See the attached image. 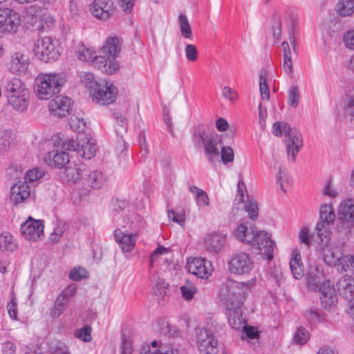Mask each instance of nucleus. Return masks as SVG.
I'll return each instance as SVG.
<instances>
[{
    "mask_svg": "<svg viewBox=\"0 0 354 354\" xmlns=\"http://www.w3.org/2000/svg\"><path fill=\"white\" fill-rule=\"evenodd\" d=\"M71 98L59 95L51 100L48 104L50 113L57 117H65L68 113L72 106Z\"/></svg>",
    "mask_w": 354,
    "mask_h": 354,
    "instance_id": "nucleus-18",
    "label": "nucleus"
},
{
    "mask_svg": "<svg viewBox=\"0 0 354 354\" xmlns=\"http://www.w3.org/2000/svg\"><path fill=\"white\" fill-rule=\"evenodd\" d=\"M29 65L28 55L24 51H16L10 56L8 68L11 73L20 75L27 72Z\"/></svg>",
    "mask_w": 354,
    "mask_h": 354,
    "instance_id": "nucleus-15",
    "label": "nucleus"
},
{
    "mask_svg": "<svg viewBox=\"0 0 354 354\" xmlns=\"http://www.w3.org/2000/svg\"><path fill=\"white\" fill-rule=\"evenodd\" d=\"M227 266L229 272L234 275H248L254 268V262L249 254L239 252L231 257Z\"/></svg>",
    "mask_w": 354,
    "mask_h": 354,
    "instance_id": "nucleus-8",
    "label": "nucleus"
},
{
    "mask_svg": "<svg viewBox=\"0 0 354 354\" xmlns=\"http://www.w3.org/2000/svg\"><path fill=\"white\" fill-rule=\"evenodd\" d=\"M6 89L9 104L17 111H25L29 104L30 93L24 82L13 77L6 83Z\"/></svg>",
    "mask_w": 354,
    "mask_h": 354,
    "instance_id": "nucleus-4",
    "label": "nucleus"
},
{
    "mask_svg": "<svg viewBox=\"0 0 354 354\" xmlns=\"http://www.w3.org/2000/svg\"><path fill=\"white\" fill-rule=\"evenodd\" d=\"M160 330L161 333L169 336L174 335L176 332V328L166 321L160 323Z\"/></svg>",
    "mask_w": 354,
    "mask_h": 354,
    "instance_id": "nucleus-61",
    "label": "nucleus"
},
{
    "mask_svg": "<svg viewBox=\"0 0 354 354\" xmlns=\"http://www.w3.org/2000/svg\"><path fill=\"white\" fill-rule=\"evenodd\" d=\"M335 218L334 210L330 205H324L320 208V221L317 225V234L322 231L326 230L330 233L329 226L333 224Z\"/></svg>",
    "mask_w": 354,
    "mask_h": 354,
    "instance_id": "nucleus-27",
    "label": "nucleus"
},
{
    "mask_svg": "<svg viewBox=\"0 0 354 354\" xmlns=\"http://www.w3.org/2000/svg\"><path fill=\"white\" fill-rule=\"evenodd\" d=\"M211 136L202 131L195 132L192 135V141L196 147H204Z\"/></svg>",
    "mask_w": 354,
    "mask_h": 354,
    "instance_id": "nucleus-48",
    "label": "nucleus"
},
{
    "mask_svg": "<svg viewBox=\"0 0 354 354\" xmlns=\"http://www.w3.org/2000/svg\"><path fill=\"white\" fill-rule=\"evenodd\" d=\"M340 296L347 301L354 299V277L349 275L342 277L337 283Z\"/></svg>",
    "mask_w": 354,
    "mask_h": 354,
    "instance_id": "nucleus-28",
    "label": "nucleus"
},
{
    "mask_svg": "<svg viewBox=\"0 0 354 354\" xmlns=\"http://www.w3.org/2000/svg\"><path fill=\"white\" fill-rule=\"evenodd\" d=\"M249 244L254 253L265 256L268 260L272 259L274 243L268 232H256L255 237Z\"/></svg>",
    "mask_w": 354,
    "mask_h": 354,
    "instance_id": "nucleus-11",
    "label": "nucleus"
},
{
    "mask_svg": "<svg viewBox=\"0 0 354 354\" xmlns=\"http://www.w3.org/2000/svg\"><path fill=\"white\" fill-rule=\"evenodd\" d=\"M77 288V285L74 283L68 286L62 291L57 299L66 305L71 299L76 294Z\"/></svg>",
    "mask_w": 354,
    "mask_h": 354,
    "instance_id": "nucleus-41",
    "label": "nucleus"
},
{
    "mask_svg": "<svg viewBox=\"0 0 354 354\" xmlns=\"http://www.w3.org/2000/svg\"><path fill=\"white\" fill-rule=\"evenodd\" d=\"M43 175V171L37 168L30 169L25 175V182H34L39 179Z\"/></svg>",
    "mask_w": 354,
    "mask_h": 354,
    "instance_id": "nucleus-60",
    "label": "nucleus"
},
{
    "mask_svg": "<svg viewBox=\"0 0 354 354\" xmlns=\"http://www.w3.org/2000/svg\"><path fill=\"white\" fill-rule=\"evenodd\" d=\"M63 148L76 151L77 155L85 159L92 158L96 152L94 141L86 134H80L77 140H67L63 142Z\"/></svg>",
    "mask_w": 354,
    "mask_h": 354,
    "instance_id": "nucleus-7",
    "label": "nucleus"
},
{
    "mask_svg": "<svg viewBox=\"0 0 354 354\" xmlns=\"http://www.w3.org/2000/svg\"><path fill=\"white\" fill-rule=\"evenodd\" d=\"M220 155L224 164L231 162L234 160V152L231 147L222 145Z\"/></svg>",
    "mask_w": 354,
    "mask_h": 354,
    "instance_id": "nucleus-54",
    "label": "nucleus"
},
{
    "mask_svg": "<svg viewBox=\"0 0 354 354\" xmlns=\"http://www.w3.org/2000/svg\"><path fill=\"white\" fill-rule=\"evenodd\" d=\"M45 161L51 167L62 168L69 162L70 159L68 153L53 150L47 153Z\"/></svg>",
    "mask_w": 354,
    "mask_h": 354,
    "instance_id": "nucleus-31",
    "label": "nucleus"
},
{
    "mask_svg": "<svg viewBox=\"0 0 354 354\" xmlns=\"http://www.w3.org/2000/svg\"><path fill=\"white\" fill-rule=\"evenodd\" d=\"M339 266H341L342 270L344 272L349 271L354 274V256H344Z\"/></svg>",
    "mask_w": 354,
    "mask_h": 354,
    "instance_id": "nucleus-50",
    "label": "nucleus"
},
{
    "mask_svg": "<svg viewBox=\"0 0 354 354\" xmlns=\"http://www.w3.org/2000/svg\"><path fill=\"white\" fill-rule=\"evenodd\" d=\"M88 277V272L82 267L74 268L69 274V278L73 281H80Z\"/></svg>",
    "mask_w": 354,
    "mask_h": 354,
    "instance_id": "nucleus-52",
    "label": "nucleus"
},
{
    "mask_svg": "<svg viewBox=\"0 0 354 354\" xmlns=\"http://www.w3.org/2000/svg\"><path fill=\"white\" fill-rule=\"evenodd\" d=\"M182 297L184 299L189 301L193 299L196 293L197 288L192 283L187 281L183 286L180 288Z\"/></svg>",
    "mask_w": 354,
    "mask_h": 354,
    "instance_id": "nucleus-44",
    "label": "nucleus"
},
{
    "mask_svg": "<svg viewBox=\"0 0 354 354\" xmlns=\"http://www.w3.org/2000/svg\"><path fill=\"white\" fill-rule=\"evenodd\" d=\"M268 72L266 69H262L259 74V91L261 97L263 100H268L270 99V91L267 84Z\"/></svg>",
    "mask_w": 354,
    "mask_h": 354,
    "instance_id": "nucleus-39",
    "label": "nucleus"
},
{
    "mask_svg": "<svg viewBox=\"0 0 354 354\" xmlns=\"http://www.w3.org/2000/svg\"><path fill=\"white\" fill-rule=\"evenodd\" d=\"M65 224L59 223L50 234V240L53 242H58L65 231Z\"/></svg>",
    "mask_w": 354,
    "mask_h": 354,
    "instance_id": "nucleus-57",
    "label": "nucleus"
},
{
    "mask_svg": "<svg viewBox=\"0 0 354 354\" xmlns=\"http://www.w3.org/2000/svg\"><path fill=\"white\" fill-rule=\"evenodd\" d=\"M44 223L41 220L29 217L21 225V234L27 240L37 241L44 236Z\"/></svg>",
    "mask_w": 354,
    "mask_h": 354,
    "instance_id": "nucleus-14",
    "label": "nucleus"
},
{
    "mask_svg": "<svg viewBox=\"0 0 354 354\" xmlns=\"http://www.w3.org/2000/svg\"><path fill=\"white\" fill-rule=\"evenodd\" d=\"M337 13L342 17H350L354 13V0H339L336 6Z\"/></svg>",
    "mask_w": 354,
    "mask_h": 354,
    "instance_id": "nucleus-37",
    "label": "nucleus"
},
{
    "mask_svg": "<svg viewBox=\"0 0 354 354\" xmlns=\"http://www.w3.org/2000/svg\"><path fill=\"white\" fill-rule=\"evenodd\" d=\"M21 17L18 12L10 8L0 9V33L15 34L21 26Z\"/></svg>",
    "mask_w": 354,
    "mask_h": 354,
    "instance_id": "nucleus-12",
    "label": "nucleus"
},
{
    "mask_svg": "<svg viewBox=\"0 0 354 354\" xmlns=\"http://www.w3.org/2000/svg\"><path fill=\"white\" fill-rule=\"evenodd\" d=\"M69 125L71 129L78 132V135L84 134L82 133L86 127V123L83 118H80L76 116H72L69 121Z\"/></svg>",
    "mask_w": 354,
    "mask_h": 354,
    "instance_id": "nucleus-46",
    "label": "nucleus"
},
{
    "mask_svg": "<svg viewBox=\"0 0 354 354\" xmlns=\"http://www.w3.org/2000/svg\"><path fill=\"white\" fill-rule=\"evenodd\" d=\"M308 319L313 323H322L325 321V317L322 312L316 308H310L307 312Z\"/></svg>",
    "mask_w": 354,
    "mask_h": 354,
    "instance_id": "nucleus-53",
    "label": "nucleus"
},
{
    "mask_svg": "<svg viewBox=\"0 0 354 354\" xmlns=\"http://www.w3.org/2000/svg\"><path fill=\"white\" fill-rule=\"evenodd\" d=\"M169 249L163 246H159L155 249L150 256V266L153 267L156 261L159 258L160 256L168 254Z\"/></svg>",
    "mask_w": 354,
    "mask_h": 354,
    "instance_id": "nucleus-56",
    "label": "nucleus"
},
{
    "mask_svg": "<svg viewBox=\"0 0 354 354\" xmlns=\"http://www.w3.org/2000/svg\"><path fill=\"white\" fill-rule=\"evenodd\" d=\"M178 22L183 37L185 38H191L192 33L187 17L183 14H180L178 17Z\"/></svg>",
    "mask_w": 354,
    "mask_h": 354,
    "instance_id": "nucleus-42",
    "label": "nucleus"
},
{
    "mask_svg": "<svg viewBox=\"0 0 354 354\" xmlns=\"http://www.w3.org/2000/svg\"><path fill=\"white\" fill-rule=\"evenodd\" d=\"M245 210L248 212V216L252 220H256L258 217V205L253 199H248L245 202Z\"/></svg>",
    "mask_w": 354,
    "mask_h": 354,
    "instance_id": "nucleus-45",
    "label": "nucleus"
},
{
    "mask_svg": "<svg viewBox=\"0 0 354 354\" xmlns=\"http://www.w3.org/2000/svg\"><path fill=\"white\" fill-rule=\"evenodd\" d=\"M15 138L11 130L0 129V155L10 151L15 145Z\"/></svg>",
    "mask_w": 354,
    "mask_h": 354,
    "instance_id": "nucleus-32",
    "label": "nucleus"
},
{
    "mask_svg": "<svg viewBox=\"0 0 354 354\" xmlns=\"http://www.w3.org/2000/svg\"><path fill=\"white\" fill-rule=\"evenodd\" d=\"M114 237L124 253L131 252L136 246V235L135 234H125L120 229H117L114 232Z\"/></svg>",
    "mask_w": 354,
    "mask_h": 354,
    "instance_id": "nucleus-26",
    "label": "nucleus"
},
{
    "mask_svg": "<svg viewBox=\"0 0 354 354\" xmlns=\"http://www.w3.org/2000/svg\"><path fill=\"white\" fill-rule=\"evenodd\" d=\"M320 291V300L324 308L329 310L337 302V295L333 284L325 280L318 287Z\"/></svg>",
    "mask_w": 354,
    "mask_h": 354,
    "instance_id": "nucleus-20",
    "label": "nucleus"
},
{
    "mask_svg": "<svg viewBox=\"0 0 354 354\" xmlns=\"http://www.w3.org/2000/svg\"><path fill=\"white\" fill-rule=\"evenodd\" d=\"M292 130V129L286 122H276L272 125V133L277 137L281 136L282 134L286 136Z\"/></svg>",
    "mask_w": 354,
    "mask_h": 354,
    "instance_id": "nucleus-43",
    "label": "nucleus"
},
{
    "mask_svg": "<svg viewBox=\"0 0 354 354\" xmlns=\"http://www.w3.org/2000/svg\"><path fill=\"white\" fill-rule=\"evenodd\" d=\"M306 280L307 286L313 290L318 289L319 285L326 280L323 270L316 262L310 263Z\"/></svg>",
    "mask_w": 354,
    "mask_h": 354,
    "instance_id": "nucleus-21",
    "label": "nucleus"
},
{
    "mask_svg": "<svg viewBox=\"0 0 354 354\" xmlns=\"http://www.w3.org/2000/svg\"><path fill=\"white\" fill-rule=\"evenodd\" d=\"M32 187L27 182H18L15 183L10 191V200L15 204L24 202L31 194Z\"/></svg>",
    "mask_w": 354,
    "mask_h": 354,
    "instance_id": "nucleus-24",
    "label": "nucleus"
},
{
    "mask_svg": "<svg viewBox=\"0 0 354 354\" xmlns=\"http://www.w3.org/2000/svg\"><path fill=\"white\" fill-rule=\"evenodd\" d=\"M167 216L172 221L179 224L182 227L184 225L185 221V214L183 210L174 211L173 209H169L167 212Z\"/></svg>",
    "mask_w": 354,
    "mask_h": 354,
    "instance_id": "nucleus-47",
    "label": "nucleus"
},
{
    "mask_svg": "<svg viewBox=\"0 0 354 354\" xmlns=\"http://www.w3.org/2000/svg\"><path fill=\"white\" fill-rule=\"evenodd\" d=\"M351 185L354 189V169L351 176ZM339 218L343 223H350L354 221V198H347L340 203Z\"/></svg>",
    "mask_w": 354,
    "mask_h": 354,
    "instance_id": "nucleus-22",
    "label": "nucleus"
},
{
    "mask_svg": "<svg viewBox=\"0 0 354 354\" xmlns=\"http://www.w3.org/2000/svg\"><path fill=\"white\" fill-rule=\"evenodd\" d=\"M293 339L295 343L303 345L309 339V333L304 328H299L294 335Z\"/></svg>",
    "mask_w": 354,
    "mask_h": 354,
    "instance_id": "nucleus-49",
    "label": "nucleus"
},
{
    "mask_svg": "<svg viewBox=\"0 0 354 354\" xmlns=\"http://www.w3.org/2000/svg\"><path fill=\"white\" fill-rule=\"evenodd\" d=\"M345 46L351 50H354V30L347 31L343 37Z\"/></svg>",
    "mask_w": 354,
    "mask_h": 354,
    "instance_id": "nucleus-63",
    "label": "nucleus"
},
{
    "mask_svg": "<svg viewBox=\"0 0 354 354\" xmlns=\"http://www.w3.org/2000/svg\"><path fill=\"white\" fill-rule=\"evenodd\" d=\"M226 241V234L215 233L209 235L205 240L207 248L214 252H218L223 247Z\"/></svg>",
    "mask_w": 354,
    "mask_h": 354,
    "instance_id": "nucleus-33",
    "label": "nucleus"
},
{
    "mask_svg": "<svg viewBox=\"0 0 354 354\" xmlns=\"http://www.w3.org/2000/svg\"><path fill=\"white\" fill-rule=\"evenodd\" d=\"M256 281V278H252L245 282H237L227 279L220 288L219 295L225 302L226 306L242 305L245 295Z\"/></svg>",
    "mask_w": 354,
    "mask_h": 354,
    "instance_id": "nucleus-2",
    "label": "nucleus"
},
{
    "mask_svg": "<svg viewBox=\"0 0 354 354\" xmlns=\"http://www.w3.org/2000/svg\"><path fill=\"white\" fill-rule=\"evenodd\" d=\"M139 354H180V351L173 344H161L154 340L150 344H143Z\"/></svg>",
    "mask_w": 354,
    "mask_h": 354,
    "instance_id": "nucleus-19",
    "label": "nucleus"
},
{
    "mask_svg": "<svg viewBox=\"0 0 354 354\" xmlns=\"http://www.w3.org/2000/svg\"><path fill=\"white\" fill-rule=\"evenodd\" d=\"M120 348L121 354H133V347L132 342L130 339L123 338Z\"/></svg>",
    "mask_w": 354,
    "mask_h": 354,
    "instance_id": "nucleus-64",
    "label": "nucleus"
},
{
    "mask_svg": "<svg viewBox=\"0 0 354 354\" xmlns=\"http://www.w3.org/2000/svg\"><path fill=\"white\" fill-rule=\"evenodd\" d=\"M185 53L187 59L189 62H195L198 59V50L193 44H187Z\"/></svg>",
    "mask_w": 354,
    "mask_h": 354,
    "instance_id": "nucleus-59",
    "label": "nucleus"
},
{
    "mask_svg": "<svg viewBox=\"0 0 354 354\" xmlns=\"http://www.w3.org/2000/svg\"><path fill=\"white\" fill-rule=\"evenodd\" d=\"M299 239L301 243L309 246L311 243L312 238L309 235V230L306 227H303L299 233Z\"/></svg>",
    "mask_w": 354,
    "mask_h": 354,
    "instance_id": "nucleus-62",
    "label": "nucleus"
},
{
    "mask_svg": "<svg viewBox=\"0 0 354 354\" xmlns=\"http://www.w3.org/2000/svg\"><path fill=\"white\" fill-rule=\"evenodd\" d=\"M289 180L287 171L285 169L279 168L277 175V183L280 185L281 190L286 193V190L284 188V184Z\"/></svg>",
    "mask_w": 354,
    "mask_h": 354,
    "instance_id": "nucleus-58",
    "label": "nucleus"
},
{
    "mask_svg": "<svg viewBox=\"0 0 354 354\" xmlns=\"http://www.w3.org/2000/svg\"><path fill=\"white\" fill-rule=\"evenodd\" d=\"M317 236V250L322 256L323 260L329 266H339L342 257V245H335L330 242V233L326 230L322 232Z\"/></svg>",
    "mask_w": 354,
    "mask_h": 354,
    "instance_id": "nucleus-5",
    "label": "nucleus"
},
{
    "mask_svg": "<svg viewBox=\"0 0 354 354\" xmlns=\"http://www.w3.org/2000/svg\"><path fill=\"white\" fill-rule=\"evenodd\" d=\"M221 147V139L216 135L211 136L203 147L205 155L210 163L214 164L216 160H218Z\"/></svg>",
    "mask_w": 354,
    "mask_h": 354,
    "instance_id": "nucleus-23",
    "label": "nucleus"
},
{
    "mask_svg": "<svg viewBox=\"0 0 354 354\" xmlns=\"http://www.w3.org/2000/svg\"><path fill=\"white\" fill-rule=\"evenodd\" d=\"M75 53L80 61L91 62L106 74H113L120 68L117 61L106 60L102 55H97L96 52L92 48L86 47L83 44L80 43L76 46Z\"/></svg>",
    "mask_w": 354,
    "mask_h": 354,
    "instance_id": "nucleus-3",
    "label": "nucleus"
},
{
    "mask_svg": "<svg viewBox=\"0 0 354 354\" xmlns=\"http://www.w3.org/2000/svg\"><path fill=\"white\" fill-rule=\"evenodd\" d=\"M91 328L89 326H84L75 332V336L84 342H89L91 340Z\"/></svg>",
    "mask_w": 354,
    "mask_h": 354,
    "instance_id": "nucleus-51",
    "label": "nucleus"
},
{
    "mask_svg": "<svg viewBox=\"0 0 354 354\" xmlns=\"http://www.w3.org/2000/svg\"><path fill=\"white\" fill-rule=\"evenodd\" d=\"M92 15L100 20L108 19L114 12L112 0H94L90 5Z\"/></svg>",
    "mask_w": 354,
    "mask_h": 354,
    "instance_id": "nucleus-16",
    "label": "nucleus"
},
{
    "mask_svg": "<svg viewBox=\"0 0 354 354\" xmlns=\"http://www.w3.org/2000/svg\"><path fill=\"white\" fill-rule=\"evenodd\" d=\"M120 50L121 46L119 38L116 37H108L104 44L102 46L99 55H102L106 60L113 59L116 61L115 57L118 56Z\"/></svg>",
    "mask_w": 354,
    "mask_h": 354,
    "instance_id": "nucleus-25",
    "label": "nucleus"
},
{
    "mask_svg": "<svg viewBox=\"0 0 354 354\" xmlns=\"http://www.w3.org/2000/svg\"><path fill=\"white\" fill-rule=\"evenodd\" d=\"M186 267L189 273L201 279H207L213 271L211 262L201 257L189 258Z\"/></svg>",
    "mask_w": 354,
    "mask_h": 354,
    "instance_id": "nucleus-13",
    "label": "nucleus"
},
{
    "mask_svg": "<svg viewBox=\"0 0 354 354\" xmlns=\"http://www.w3.org/2000/svg\"><path fill=\"white\" fill-rule=\"evenodd\" d=\"M299 101V91L297 86H292L288 91V103L296 107Z\"/></svg>",
    "mask_w": 354,
    "mask_h": 354,
    "instance_id": "nucleus-55",
    "label": "nucleus"
},
{
    "mask_svg": "<svg viewBox=\"0 0 354 354\" xmlns=\"http://www.w3.org/2000/svg\"><path fill=\"white\" fill-rule=\"evenodd\" d=\"M286 147L288 160L295 162L297 153L303 147L301 135L296 130L292 129L290 133L286 136Z\"/></svg>",
    "mask_w": 354,
    "mask_h": 354,
    "instance_id": "nucleus-17",
    "label": "nucleus"
},
{
    "mask_svg": "<svg viewBox=\"0 0 354 354\" xmlns=\"http://www.w3.org/2000/svg\"><path fill=\"white\" fill-rule=\"evenodd\" d=\"M32 51L35 56L40 61L53 62L60 55L59 42L49 37L40 38L35 41Z\"/></svg>",
    "mask_w": 354,
    "mask_h": 354,
    "instance_id": "nucleus-6",
    "label": "nucleus"
},
{
    "mask_svg": "<svg viewBox=\"0 0 354 354\" xmlns=\"http://www.w3.org/2000/svg\"><path fill=\"white\" fill-rule=\"evenodd\" d=\"M17 248V244L12 235L9 232L0 234V252H13Z\"/></svg>",
    "mask_w": 354,
    "mask_h": 354,
    "instance_id": "nucleus-35",
    "label": "nucleus"
},
{
    "mask_svg": "<svg viewBox=\"0 0 354 354\" xmlns=\"http://www.w3.org/2000/svg\"><path fill=\"white\" fill-rule=\"evenodd\" d=\"M290 268L291 272L296 279H300L304 276V266L301 259L300 254L294 250L292 252L290 260Z\"/></svg>",
    "mask_w": 354,
    "mask_h": 354,
    "instance_id": "nucleus-34",
    "label": "nucleus"
},
{
    "mask_svg": "<svg viewBox=\"0 0 354 354\" xmlns=\"http://www.w3.org/2000/svg\"><path fill=\"white\" fill-rule=\"evenodd\" d=\"M118 89L115 85L108 81H101L91 93L93 102L99 105H108L116 100Z\"/></svg>",
    "mask_w": 354,
    "mask_h": 354,
    "instance_id": "nucleus-10",
    "label": "nucleus"
},
{
    "mask_svg": "<svg viewBox=\"0 0 354 354\" xmlns=\"http://www.w3.org/2000/svg\"><path fill=\"white\" fill-rule=\"evenodd\" d=\"M255 226L248 222L240 223L234 231V237L239 241L249 244L255 237L257 232Z\"/></svg>",
    "mask_w": 354,
    "mask_h": 354,
    "instance_id": "nucleus-29",
    "label": "nucleus"
},
{
    "mask_svg": "<svg viewBox=\"0 0 354 354\" xmlns=\"http://www.w3.org/2000/svg\"><path fill=\"white\" fill-rule=\"evenodd\" d=\"M106 176L100 171H91L87 177L88 185L93 189H100L106 183Z\"/></svg>",
    "mask_w": 354,
    "mask_h": 354,
    "instance_id": "nucleus-36",
    "label": "nucleus"
},
{
    "mask_svg": "<svg viewBox=\"0 0 354 354\" xmlns=\"http://www.w3.org/2000/svg\"><path fill=\"white\" fill-rule=\"evenodd\" d=\"M241 307V305L226 306V315L229 324L232 328L236 330L241 329L245 323L242 317Z\"/></svg>",
    "mask_w": 354,
    "mask_h": 354,
    "instance_id": "nucleus-30",
    "label": "nucleus"
},
{
    "mask_svg": "<svg viewBox=\"0 0 354 354\" xmlns=\"http://www.w3.org/2000/svg\"><path fill=\"white\" fill-rule=\"evenodd\" d=\"M66 81L61 73H41L35 80V93L39 100H48L60 93Z\"/></svg>",
    "mask_w": 354,
    "mask_h": 354,
    "instance_id": "nucleus-1",
    "label": "nucleus"
},
{
    "mask_svg": "<svg viewBox=\"0 0 354 354\" xmlns=\"http://www.w3.org/2000/svg\"><path fill=\"white\" fill-rule=\"evenodd\" d=\"M79 76L81 84L90 90L91 94L100 84V82L95 80L94 75L91 73L81 72Z\"/></svg>",
    "mask_w": 354,
    "mask_h": 354,
    "instance_id": "nucleus-38",
    "label": "nucleus"
},
{
    "mask_svg": "<svg viewBox=\"0 0 354 354\" xmlns=\"http://www.w3.org/2000/svg\"><path fill=\"white\" fill-rule=\"evenodd\" d=\"M84 169L76 165L69 166L65 169V174L68 181L75 182L81 178Z\"/></svg>",
    "mask_w": 354,
    "mask_h": 354,
    "instance_id": "nucleus-40",
    "label": "nucleus"
},
{
    "mask_svg": "<svg viewBox=\"0 0 354 354\" xmlns=\"http://www.w3.org/2000/svg\"><path fill=\"white\" fill-rule=\"evenodd\" d=\"M196 346L201 354H215L218 340L211 328L197 327L196 328Z\"/></svg>",
    "mask_w": 354,
    "mask_h": 354,
    "instance_id": "nucleus-9",
    "label": "nucleus"
}]
</instances>
